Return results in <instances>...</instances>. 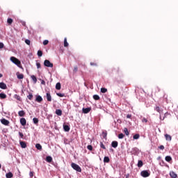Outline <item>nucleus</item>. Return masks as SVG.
Returning a JSON list of instances; mask_svg holds the SVG:
<instances>
[{
  "label": "nucleus",
  "instance_id": "7ed1b4c3",
  "mask_svg": "<svg viewBox=\"0 0 178 178\" xmlns=\"http://www.w3.org/2000/svg\"><path fill=\"white\" fill-rule=\"evenodd\" d=\"M151 173L148 170H143L140 172L142 177H149Z\"/></svg>",
  "mask_w": 178,
  "mask_h": 178
},
{
  "label": "nucleus",
  "instance_id": "ea45409f",
  "mask_svg": "<svg viewBox=\"0 0 178 178\" xmlns=\"http://www.w3.org/2000/svg\"><path fill=\"white\" fill-rule=\"evenodd\" d=\"M124 132L125 133L126 136H129V129H127V128L124 129Z\"/></svg>",
  "mask_w": 178,
  "mask_h": 178
},
{
  "label": "nucleus",
  "instance_id": "e433bc0d",
  "mask_svg": "<svg viewBox=\"0 0 178 178\" xmlns=\"http://www.w3.org/2000/svg\"><path fill=\"white\" fill-rule=\"evenodd\" d=\"M7 22L9 24H12L13 23V19H12V18H8L7 19Z\"/></svg>",
  "mask_w": 178,
  "mask_h": 178
},
{
  "label": "nucleus",
  "instance_id": "37998d69",
  "mask_svg": "<svg viewBox=\"0 0 178 178\" xmlns=\"http://www.w3.org/2000/svg\"><path fill=\"white\" fill-rule=\"evenodd\" d=\"M38 56H40V57L42 56V51L39 50L38 51Z\"/></svg>",
  "mask_w": 178,
  "mask_h": 178
},
{
  "label": "nucleus",
  "instance_id": "c03bdc74",
  "mask_svg": "<svg viewBox=\"0 0 178 178\" xmlns=\"http://www.w3.org/2000/svg\"><path fill=\"white\" fill-rule=\"evenodd\" d=\"M15 99H17V101H20V99H21L20 96L18 95H15Z\"/></svg>",
  "mask_w": 178,
  "mask_h": 178
},
{
  "label": "nucleus",
  "instance_id": "9b49d317",
  "mask_svg": "<svg viewBox=\"0 0 178 178\" xmlns=\"http://www.w3.org/2000/svg\"><path fill=\"white\" fill-rule=\"evenodd\" d=\"M46 98L49 102H51L52 101V96H51V93L47 92L46 93Z\"/></svg>",
  "mask_w": 178,
  "mask_h": 178
},
{
  "label": "nucleus",
  "instance_id": "052dcab7",
  "mask_svg": "<svg viewBox=\"0 0 178 178\" xmlns=\"http://www.w3.org/2000/svg\"><path fill=\"white\" fill-rule=\"evenodd\" d=\"M3 75L2 74H0V79L1 78V77H3Z\"/></svg>",
  "mask_w": 178,
  "mask_h": 178
},
{
  "label": "nucleus",
  "instance_id": "3c124183",
  "mask_svg": "<svg viewBox=\"0 0 178 178\" xmlns=\"http://www.w3.org/2000/svg\"><path fill=\"white\" fill-rule=\"evenodd\" d=\"M36 66L38 69H40L41 68V64L40 63H36Z\"/></svg>",
  "mask_w": 178,
  "mask_h": 178
},
{
  "label": "nucleus",
  "instance_id": "680f3d73",
  "mask_svg": "<svg viewBox=\"0 0 178 178\" xmlns=\"http://www.w3.org/2000/svg\"><path fill=\"white\" fill-rule=\"evenodd\" d=\"M1 168H2V165L0 164V169H1Z\"/></svg>",
  "mask_w": 178,
  "mask_h": 178
},
{
  "label": "nucleus",
  "instance_id": "bf43d9fd",
  "mask_svg": "<svg viewBox=\"0 0 178 178\" xmlns=\"http://www.w3.org/2000/svg\"><path fill=\"white\" fill-rule=\"evenodd\" d=\"M127 118L128 119H130V118H131V115H130V114H128V115H127Z\"/></svg>",
  "mask_w": 178,
  "mask_h": 178
},
{
  "label": "nucleus",
  "instance_id": "aec40b11",
  "mask_svg": "<svg viewBox=\"0 0 178 178\" xmlns=\"http://www.w3.org/2000/svg\"><path fill=\"white\" fill-rule=\"evenodd\" d=\"M56 115H57L58 116H62V110L56 109Z\"/></svg>",
  "mask_w": 178,
  "mask_h": 178
},
{
  "label": "nucleus",
  "instance_id": "72a5a7b5",
  "mask_svg": "<svg viewBox=\"0 0 178 178\" xmlns=\"http://www.w3.org/2000/svg\"><path fill=\"white\" fill-rule=\"evenodd\" d=\"M101 92H102L103 94H105V92H108V89H106L105 88H102Z\"/></svg>",
  "mask_w": 178,
  "mask_h": 178
},
{
  "label": "nucleus",
  "instance_id": "f3484780",
  "mask_svg": "<svg viewBox=\"0 0 178 178\" xmlns=\"http://www.w3.org/2000/svg\"><path fill=\"white\" fill-rule=\"evenodd\" d=\"M18 115H19V116H20L21 118H23V116H25L26 112H24V111H19L18 112Z\"/></svg>",
  "mask_w": 178,
  "mask_h": 178
},
{
  "label": "nucleus",
  "instance_id": "0eeeda50",
  "mask_svg": "<svg viewBox=\"0 0 178 178\" xmlns=\"http://www.w3.org/2000/svg\"><path fill=\"white\" fill-rule=\"evenodd\" d=\"M155 111H156V112H159L160 115H163V108L159 106H156Z\"/></svg>",
  "mask_w": 178,
  "mask_h": 178
},
{
  "label": "nucleus",
  "instance_id": "2eb2a0df",
  "mask_svg": "<svg viewBox=\"0 0 178 178\" xmlns=\"http://www.w3.org/2000/svg\"><path fill=\"white\" fill-rule=\"evenodd\" d=\"M165 138L167 141H172V136L168 134H165Z\"/></svg>",
  "mask_w": 178,
  "mask_h": 178
},
{
  "label": "nucleus",
  "instance_id": "393cba45",
  "mask_svg": "<svg viewBox=\"0 0 178 178\" xmlns=\"http://www.w3.org/2000/svg\"><path fill=\"white\" fill-rule=\"evenodd\" d=\"M46 161L47 162H48L49 163H51V162H52V157L50 156H47L46 157Z\"/></svg>",
  "mask_w": 178,
  "mask_h": 178
},
{
  "label": "nucleus",
  "instance_id": "58836bf2",
  "mask_svg": "<svg viewBox=\"0 0 178 178\" xmlns=\"http://www.w3.org/2000/svg\"><path fill=\"white\" fill-rule=\"evenodd\" d=\"M100 147L102 148L103 149H106L105 145H104V143L102 142L100 143Z\"/></svg>",
  "mask_w": 178,
  "mask_h": 178
},
{
  "label": "nucleus",
  "instance_id": "1a4fd4ad",
  "mask_svg": "<svg viewBox=\"0 0 178 178\" xmlns=\"http://www.w3.org/2000/svg\"><path fill=\"white\" fill-rule=\"evenodd\" d=\"M83 113H90L91 112V107H88V108H83L82 109Z\"/></svg>",
  "mask_w": 178,
  "mask_h": 178
},
{
  "label": "nucleus",
  "instance_id": "6e6552de",
  "mask_svg": "<svg viewBox=\"0 0 178 178\" xmlns=\"http://www.w3.org/2000/svg\"><path fill=\"white\" fill-rule=\"evenodd\" d=\"M16 76L19 80H23V79H24V75L23 74H20V72H17Z\"/></svg>",
  "mask_w": 178,
  "mask_h": 178
},
{
  "label": "nucleus",
  "instance_id": "39448f33",
  "mask_svg": "<svg viewBox=\"0 0 178 178\" xmlns=\"http://www.w3.org/2000/svg\"><path fill=\"white\" fill-rule=\"evenodd\" d=\"M111 72L115 74H119L120 73V68L119 67H113Z\"/></svg>",
  "mask_w": 178,
  "mask_h": 178
},
{
  "label": "nucleus",
  "instance_id": "f03ea898",
  "mask_svg": "<svg viewBox=\"0 0 178 178\" xmlns=\"http://www.w3.org/2000/svg\"><path fill=\"white\" fill-rule=\"evenodd\" d=\"M71 168H72V169H74V170H76V172H79V173H81V168L79 167V165H77L74 163H71Z\"/></svg>",
  "mask_w": 178,
  "mask_h": 178
},
{
  "label": "nucleus",
  "instance_id": "cd10ccee",
  "mask_svg": "<svg viewBox=\"0 0 178 178\" xmlns=\"http://www.w3.org/2000/svg\"><path fill=\"white\" fill-rule=\"evenodd\" d=\"M6 94H5V93H0V98H1V99H6Z\"/></svg>",
  "mask_w": 178,
  "mask_h": 178
},
{
  "label": "nucleus",
  "instance_id": "864d4df0",
  "mask_svg": "<svg viewBox=\"0 0 178 178\" xmlns=\"http://www.w3.org/2000/svg\"><path fill=\"white\" fill-rule=\"evenodd\" d=\"M159 149L163 150V149H165V146H163V145H160V146L159 147Z\"/></svg>",
  "mask_w": 178,
  "mask_h": 178
},
{
  "label": "nucleus",
  "instance_id": "a211bd4d",
  "mask_svg": "<svg viewBox=\"0 0 178 178\" xmlns=\"http://www.w3.org/2000/svg\"><path fill=\"white\" fill-rule=\"evenodd\" d=\"M169 115V113L166 112L162 118V115H160V120H165V118Z\"/></svg>",
  "mask_w": 178,
  "mask_h": 178
},
{
  "label": "nucleus",
  "instance_id": "6e6d98bb",
  "mask_svg": "<svg viewBox=\"0 0 178 178\" xmlns=\"http://www.w3.org/2000/svg\"><path fill=\"white\" fill-rule=\"evenodd\" d=\"M29 176H30V177H33V176H34V172H30Z\"/></svg>",
  "mask_w": 178,
  "mask_h": 178
},
{
  "label": "nucleus",
  "instance_id": "5fc2aeb1",
  "mask_svg": "<svg viewBox=\"0 0 178 178\" xmlns=\"http://www.w3.org/2000/svg\"><path fill=\"white\" fill-rule=\"evenodd\" d=\"M3 47H4L3 43L0 42V49H2V48H3Z\"/></svg>",
  "mask_w": 178,
  "mask_h": 178
},
{
  "label": "nucleus",
  "instance_id": "a18cd8bd",
  "mask_svg": "<svg viewBox=\"0 0 178 178\" xmlns=\"http://www.w3.org/2000/svg\"><path fill=\"white\" fill-rule=\"evenodd\" d=\"M87 148L89 149V151H92V145H88L87 146Z\"/></svg>",
  "mask_w": 178,
  "mask_h": 178
},
{
  "label": "nucleus",
  "instance_id": "5701e85b",
  "mask_svg": "<svg viewBox=\"0 0 178 178\" xmlns=\"http://www.w3.org/2000/svg\"><path fill=\"white\" fill-rule=\"evenodd\" d=\"M63 129L65 131H70V127L68 125H63Z\"/></svg>",
  "mask_w": 178,
  "mask_h": 178
},
{
  "label": "nucleus",
  "instance_id": "dca6fc26",
  "mask_svg": "<svg viewBox=\"0 0 178 178\" xmlns=\"http://www.w3.org/2000/svg\"><path fill=\"white\" fill-rule=\"evenodd\" d=\"M170 176L172 178H177V174H176L175 172L172 171L170 172Z\"/></svg>",
  "mask_w": 178,
  "mask_h": 178
},
{
  "label": "nucleus",
  "instance_id": "412c9836",
  "mask_svg": "<svg viewBox=\"0 0 178 178\" xmlns=\"http://www.w3.org/2000/svg\"><path fill=\"white\" fill-rule=\"evenodd\" d=\"M111 159L108 156H104V163H109Z\"/></svg>",
  "mask_w": 178,
  "mask_h": 178
},
{
  "label": "nucleus",
  "instance_id": "4be33fe9",
  "mask_svg": "<svg viewBox=\"0 0 178 178\" xmlns=\"http://www.w3.org/2000/svg\"><path fill=\"white\" fill-rule=\"evenodd\" d=\"M31 78L33 80L34 84H35L37 83V77L35 75H31Z\"/></svg>",
  "mask_w": 178,
  "mask_h": 178
},
{
  "label": "nucleus",
  "instance_id": "e2e57ef3",
  "mask_svg": "<svg viewBox=\"0 0 178 178\" xmlns=\"http://www.w3.org/2000/svg\"><path fill=\"white\" fill-rule=\"evenodd\" d=\"M23 25H24V26H25V25H26V24L24 23V24H23Z\"/></svg>",
  "mask_w": 178,
  "mask_h": 178
},
{
  "label": "nucleus",
  "instance_id": "4c0bfd02",
  "mask_svg": "<svg viewBox=\"0 0 178 178\" xmlns=\"http://www.w3.org/2000/svg\"><path fill=\"white\" fill-rule=\"evenodd\" d=\"M27 98H29L30 101L33 100V93H29Z\"/></svg>",
  "mask_w": 178,
  "mask_h": 178
},
{
  "label": "nucleus",
  "instance_id": "09e8293b",
  "mask_svg": "<svg viewBox=\"0 0 178 178\" xmlns=\"http://www.w3.org/2000/svg\"><path fill=\"white\" fill-rule=\"evenodd\" d=\"M78 70H79V67H77V66H75V67H74L73 72H74V73H76V72H77Z\"/></svg>",
  "mask_w": 178,
  "mask_h": 178
},
{
  "label": "nucleus",
  "instance_id": "9d476101",
  "mask_svg": "<svg viewBox=\"0 0 178 178\" xmlns=\"http://www.w3.org/2000/svg\"><path fill=\"white\" fill-rule=\"evenodd\" d=\"M0 88H1V90H6L8 88V86H6V83H5L3 82H1L0 83Z\"/></svg>",
  "mask_w": 178,
  "mask_h": 178
},
{
  "label": "nucleus",
  "instance_id": "49530a36",
  "mask_svg": "<svg viewBox=\"0 0 178 178\" xmlns=\"http://www.w3.org/2000/svg\"><path fill=\"white\" fill-rule=\"evenodd\" d=\"M31 41H30V40H29V39H26V40H25V43L27 44V45H30V44H31Z\"/></svg>",
  "mask_w": 178,
  "mask_h": 178
},
{
  "label": "nucleus",
  "instance_id": "2f4dec72",
  "mask_svg": "<svg viewBox=\"0 0 178 178\" xmlns=\"http://www.w3.org/2000/svg\"><path fill=\"white\" fill-rule=\"evenodd\" d=\"M61 88V86H60V83H57L56 85V90H60Z\"/></svg>",
  "mask_w": 178,
  "mask_h": 178
},
{
  "label": "nucleus",
  "instance_id": "c9c22d12",
  "mask_svg": "<svg viewBox=\"0 0 178 178\" xmlns=\"http://www.w3.org/2000/svg\"><path fill=\"white\" fill-rule=\"evenodd\" d=\"M93 99H95V101H99V96L98 95H93Z\"/></svg>",
  "mask_w": 178,
  "mask_h": 178
},
{
  "label": "nucleus",
  "instance_id": "de8ad7c7",
  "mask_svg": "<svg viewBox=\"0 0 178 178\" xmlns=\"http://www.w3.org/2000/svg\"><path fill=\"white\" fill-rule=\"evenodd\" d=\"M142 122H143V123H147L148 122V120H147L145 118H143L142 119Z\"/></svg>",
  "mask_w": 178,
  "mask_h": 178
},
{
  "label": "nucleus",
  "instance_id": "f257e3e1",
  "mask_svg": "<svg viewBox=\"0 0 178 178\" xmlns=\"http://www.w3.org/2000/svg\"><path fill=\"white\" fill-rule=\"evenodd\" d=\"M10 60L13 62V63H15L18 67H22V62L17 59L16 57L12 56L10 58Z\"/></svg>",
  "mask_w": 178,
  "mask_h": 178
},
{
  "label": "nucleus",
  "instance_id": "f8f14e48",
  "mask_svg": "<svg viewBox=\"0 0 178 178\" xmlns=\"http://www.w3.org/2000/svg\"><path fill=\"white\" fill-rule=\"evenodd\" d=\"M20 123H21L22 126H26V124L27 123L26 118H21Z\"/></svg>",
  "mask_w": 178,
  "mask_h": 178
},
{
  "label": "nucleus",
  "instance_id": "a19ab883",
  "mask_svg": "<svg viewBox=\"0 0 178 178\" xmlns=\"http://www.w3.org/2000/svg\"><path fill=\"white\" fill-rule=\"evenodd\" d=\"M124 138V134H118V138H120V140H122V138Z\"/></svg>",
  "mask_w": 178,
  "mask_h": 178
},
{
  "label": "nucleus",
  "instance_id": "4468645a",
  "mask_svg": "<svg viewBox=\"0 0 178 178\" xmlns=\"http://www.w3.org/2000/svg\"><path fill=\"white\" fill-rule=\"evenodd\" d=\"M35 101L36 102H42V97H41L40 95H36V98H35Z\"/></svg>",
  "mask_w": 178,
  "mask_h": 178
},
{
  "label": "nucleus",
  "instance_id": "473e14b6",
  "mask_svg": "<svg viewBox=\"0 0 178 178\" xmlns=\"http://www.w3.org/2000/svg\"><path fill=\"white\" fill-rule=\"evenodd\" d=\"M134 140H138L140 138V134H136L133 136Z\"/></svg>",
  "mask_w": 178,
  "mask_h": 178
},
{
  "label": "nucleus",
  "instance_id": "4d7b16f0",
  "mask_svg": "<svg viewBox=\"0 0 178 178\" xmlns=\"http://www.w3.org/2000/svg\"><path fill=\"white\" fill-rule=\"evenodd\" d=\"M90 66H97V63H90Z\"/></svg>",
  "mask_w": 178,
  "mask_h": 178
},
{
  "label": "nucleus",
  "instance_id": "c756f323",
  "mask_svg": "<svg viewBox=\"0 0 178 178\" xmlns=\"http://www.w3.org/2000/svg\"><path fill=\"white\" fill-rule=\"evenodd\" d=\"M64 47H69V43H67V39L66 38L64 39Z\"/></svg>",
  "mask_w": 178,
  "mask_h": 178
},
{
  "label": "nucleus",
  "instance_id": "b1692460",
  "mask_svg": "<svg viewBox=\"0 0 178 178\" xmlns=\"http://www.w3.org/2000/svg\"><path fill=\"white\" fill-rule=\"evenodd\" d=\"M35 148L38 149L39 151H41L42 149V146L40 143H38L35 145Z\"/></svg>",
  "mask_w": 178,
  "mask_h": 178
},
{
  "label": "nucleus",
  "instance_id": "7c9ffc66",
  "mask_svg": "<svg viewBox=\"0 0 178 178\" xmlns=\"http://www.w3.org/2000/svg\"><path fill=\"white\" fill-rule=\"evenodd\" d=\"M33 122L34 124H38V122H39L38 118H33Z\"/></svg>",
  "mask_w": 178,
  "mask_h": 178
},
{
  "label": "nucleus",
  "instance_id": "13d9d810",
  "mask_svg": "<svg viewBox=\"0 0 178 178\" xmlns=\"http://www.w3.org/2000/svg\"><path fill=\"white\" fill-rule=\"evenodd\" d=\"M41 84H42V86H45V81L42 80L41 81Z\"/></svg>",
  "mask_w": 178,
  "mask_h": 178
},
{
  "label": "nucleus",
  "instance_id": "bb28decb",
  "mask_svg": "<svg viewBox=\"0 0 178 178\" xmlns=\"http://www.w3.org/2000/svg\"><path fill=\"white\" fill-rule=\"evenodd\" d=\"M143 165H144V163H143V161L139 160L138 161V168H143Z\"/></svg>",
  "mask_w": 178,
  "mask_h": 178
},
{
  "label": "nucleus",
  "instance_id": "8fccbe9b",
  "mask_svg": "<svg viewBox=\"0 0 178 178\" xmlns=\"http://www.w3.org/2000/svg\"><path fill=\"white\" fill-rule=\"evenodd\" d=\"M49 42V41H48V40H45L44 42H43V45H48V43Z\"/></svg>",
  "mask_w": 178,
  "mask_h": 178
},
{
  "label": "nucleus",
  "instance_id": "20e7f679",
  "mask_svg": "<svg viewBox=\"0 0 178 178\" xmlns=\"http://www.w3.org/2000/svg\"><path fill=\"white\" fill-rule=\"evenodd\" d=\"M44 65L46 66V67H54V63L49 62V60H45L44 61Z\"/></svg>",
  "mask_w": 178,
  "mask_h": 178
},
{
  "label": "nucleus",
  "instance_id": "a878e982",
  "mask_svg": "<svg viewBox=\"0 0 178 178\" xmlns=\"http://www.w3.org/2000/svg\"><path fill=\"white\" fill-rule=\"evenodd\" d=\"M6 178H12L13 177V174L11 172H9L6 175Z\"/></svg>",
  "mask_w": 178,
  "mask_h": 178
},
{
  "label": "nucleus",
  "instance_id": "ddd939ff",
  "mask_svg": "<svg viewBox=\"0 0 178 178\" xmlns=\"http://www.w3.org/2000/svg\"><path fill=\"white\" fill-rule=\"evenodd\" d=\"M119 145V143H118V141H113L111 143V147H113V148H118V145Z\"/></svg>",
  "mask_w": 178,
  "mask_h": 178
},
{
  "label": "nucleus",
  "instance_id": "423d86ee",
  "mask_svg": "<svg viewBox=\"0 0 178 178\" xmlns=\"http://www.w3.org/2000/svg\"><path fill=\"white\" fill-rule=\"evenodd\" d=\"M0 122L2 124H3L4 126H9V120L5 119V118H3L1 120H0Z\"/></svg>",
  "mask_w": 178,
  "mask_h": 178
},
{
  "label": "nucleus",
  "instance_id": "79ce46f5",
  "mask_svg": "<svg viewBox=\"0 0 178 178\" xmlns=\"http://www.w3.org/2000/svg\"><path fill=\"white\" fill-rule=\"evenodd\" d=\"M56 95H58V97H60L61 98L65 97V93H56Z\"/></svg>",
  "mask_w": 178,
  "mask_h": 178
},
{
  "label": "nucleus",
  "instance_id": "f704fd0d",
  "mask_svg": "<svg viewBox=\"0 0 178 178\" xmlns=\"http://www.w3.org/2000/svg\"><path fill=\"white\" fill-rule=\"evenodd\" d=\"M106 136H108V132L106 131H103L102 132L103 138H106Z\"/></svg>",
  "mask_w": 178,
  "mask_h": 178
},
{
  "label": "nucleus",
  "instance_id": "6ab92c4d",
  "mask_svg": "<svg viewBox=\"0 0 178 178\" xmlns=\"http://www.w3.org/2000/svg\"><path fill=\"white\" fill-rule=\"evenodd\" d=\"M19 144H20L22 148H26V147H27V144H26V142H24V141H21L19 143Z\"/></svg>",
  "mask_w": 178,
  "mask_h": 178
},
{
  "label": "nucleus",
  "instance_id": "603ef678",
  "mask_svg": "<svg viewBox=\"0 0 178 178\" xmlns=\"http://www.w3.org/2000/svg\"><path fill=\"white\" fill-rule=\"evenodd\" d=\"M19 137H21V138H23V137H24V135L22 132H19Z\"/></svg>",
  "mask_w": 178,
  "mask_h": 178
},
{
  "label": "nucleus",
  "instance_id": "c85d7f7f",
  "mask_svg": "<svg viewBox=\"0 0 178 178\" xmlns=\"http://www.w3.org/2000/svg\"><path fill=\"white\" fill-rule=\"evenodd\" d=\"M165 159L166 162H170V161H172V157L170 156H166Z\"/></svg>",
  "mask_w": 178,
  "mask_h": 178
}]
</instances>
